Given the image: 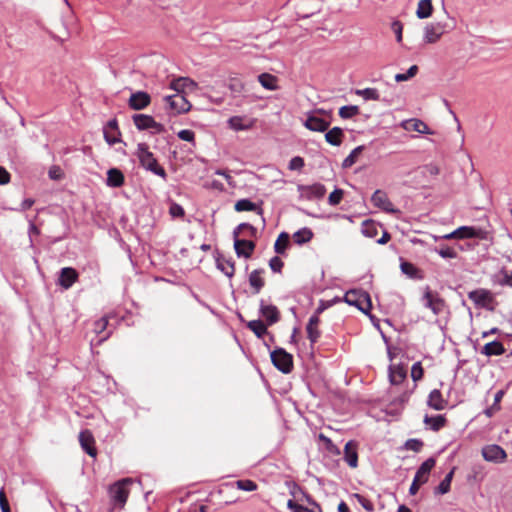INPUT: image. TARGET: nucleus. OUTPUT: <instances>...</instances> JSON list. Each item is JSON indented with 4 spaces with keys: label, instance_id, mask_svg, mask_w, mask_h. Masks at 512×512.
Masks as SVG:
<instances>
[{
    "label": "nucleus",
    "instance_id": "4d7b16f0",
    "mask_svg": "<svg viewBox=\"0 0 512 512\" xmlns=\"http://www.w3.org/2000/svg\"><path fill=\"white\" fill-rule=\"evenodd\" d=\"M436 251L444 259H453L457 257L456 251L448 246H441Z\"/></svg>",
    "mask_w": 512,
    "mask_h": 512
},
{
    "label": "nucleus",
    "instance_id": "6e6d98bb",
    "mask_svg": "<svg viewBox=\"0 0 512 512\" xmlns=\"http://www.w3.org/2000/svg\"><path fill=\"white\" fill-rule=\"evenodd\" d=\"M423 374H424V370H423L421 362L414 363L411 368V377H412L413 381L417 382V381L421 380L423 377Z\"/></svg>",
    "mask_w": 512,
    "mask_h": 512
},
{
    "label": "nucleus",
    "instance_id": "dca6fc26",
    "mask_svg": "<svg viewBox=\"0 0 512 512\" xmlns=\"http://www.w3.org/2000/svg\"><path fill=\"white\" fill-rule=\"evenodd\" d=\"M79 278L78 272L72 267H64L60 270L57 284L67 290L77 282Z\"/></svg>",
    "mask_w": 512,
    "mask_h": 512
},
{
    "label": "nucleus",
    "instance_id": "37998d69",
    "mask_svg": "<svg viewBox=\"0 0 512 512\" xmlns=\"http://www.w3.org/2000/svg\"><path fill=\"white\" fill-rule=\"evenodd\" d=\"M258 80L260 84L267 90L273 91L277 89V79L271 74L262 73L258 76Z\"/></svg>",
    "mask_w": 512,
    "mask_h": 512
},
{
    "label": "nucleus",
    "instance_id": "49530a36",
    "mask_svg": "<svg viewBox=\"0 0 512 512\" xmlns=\"http://www.w3.org/2000/svg\"><path fill=\"white\" fill-rule=\"evenodd\" d=\"M359 113V107L356 105H345L339 109V116L342 119H351Z\"/></svg>",
    "mask_w": 512,
    "mask_h": 512
},
{
    "label": "nucleus",
    "instance_id": "cd10ccee",
    "mask_svg": "<svg viewBox=\"0 0 512 512\" xmlns=\"http://www.w3.org/2000/svg\"><path fill=\"white\" fill-rule=\"evenodd\" d=\"M234 209L237 212L253 211L256 212L258 215L263 216V209L261 208V206L247 198L238 200L234 205Z\"/></svg>",
    "mask_w": 512,
    "mask_h": 512
},
{
    "label": "nucleus",
    "instance_id": "4be33fe9",
    "mask_svg": "<svg viewBox=\"0 0 512 512\" xmlns=\"http://www.w3.org/2000/svg\"><path fill=\"white\" fill-rule=\"evenodd\" d=\"M401 127L406 131H415L421 134H433L428 125L420 119H408L401 123Z\"/></svg>",
    "mask_w": 512,
    "mask_h": 512
},
{
    "label": "nucleus",
    "instance_id": "1a4fd4ad",
    "mask_svg": "<svg viewBox=\"0 0 512 512\" xmlns=\"http://www.w3.org/2000/svg\"><path fill=\"white\" fill-rule=\"evenodd\" d=\"M164 101L167 103L168 109L173 114L187 113L192 107L186 97L180 93L166 96L164 97Z\"/></svg>",
    "mask_w": 512,
    "mask_h": 512
},
{
    "label": "nucleus",
    "instance_id": "a878e982",
    "mask_svg": "<svg viewBox=\"0 0 512 512\" xmlns=\"http://www.w3.org/2000/svg\"><path fill=\"white\" fill-rule=\"evenodd\" d=\"M371 202L373 203L374 206L381 208L384 211H387V212L393 211V208H392L393 205H392L391 201L388 199L386 193L381 190H376L373 193V195L371 197Z\"/></svg>",
    "mask_w": 512,
    "mask_h": 512
},
{
    "label": "nucleus",
    "instance_id": "338daca9",
    "mask_svg": "<svg viewBox=\"0 0 512 512\" xmlns=\"http://www.w3.org/2000/svg\"><path fill=\"white\" fill-rule=\"evenodd\" d=\"M177 136L183 141L193 142L195 133L190 129H183L178 132Z\"/></svg>",
    "mask_w": 512,
    "mask_h": 512
},
{
    "label": "nucleus",
    "instance_id": "a18cd8bd",
    "mask_svg": "<svg viewBox=\"0 0 512 512\" xmlns=\"http://www.w3.org/2000/svg\"><path fill=\"white\" fill-rule=\"evenodd\" d=\"M247 327L258 337L262 338L267 333V327L261 320L248 322Z\"/></svg>",
    "mask_w": 512,
    "mask_h": 512
},
{
    "label": "nucleus",
    "instance_id": "4c0bfd02",
    "mask_svg": "<svg viewBox=\"0 0 512 512\" xmlns=\"http://www.w3.org/2000/svg\"><path fill=\"white\" fill-rule=\"evenodd\" d=\"M454 470H455V468H453L450 472H448L446 474L444 479L435 488V491H434L435 494L443 495L450 491L451 482H452L453 475H454Z\"/></svg>",
    "mask_w": 512,
    "mask_h": 512
},
{
    "label": "nucleus",
    "instance_id": "ea45409f",
    "mask_svg": "<svg viewBox=\"0 0 512 512\" xmlns=\"http://www.w3.org/2000/svg\"><path fill=\"white\" fill-rule=\"evenodd\" d=\"M229 127L235 131H243L251 128V123H245L244 118L241 116H233L228 120Z\"/></svg>",
    "mask_w": 512,
    "mask_h": 512
},
{
    "label": "nucleus",
    "instance_id": "0e129e2a",
    "mask_svg": "<svg viewBox=\"0 0 512 512\" xmlns=\"http://www.w3.org/2000/svg\"><path fill=\"white\" fill-rule=\"evenodd\" d=\"M391 29L395 33L396 41L400 43L402 41L403 25L400 21L395 20L391 24Z\"/></svg>",
    "mask_w": 512,
    "mask_h": 512
},
{
    "label": "nucleus",
    "instance_id": "13d9d810",
    "mask_svg": "<svg viewBox=\"0 0 512 512\" xmlns=\"http://www.w3.org/2000/svg\"><path fill=\"white\" fill-rule=\"evenodd\" d=\"M343 197V190L336 188L333 192L330 193L328 197V202L330 205L335 206L338 205Z\"/></svg>",
    "mask_w": 512,
    "mask_h": 512
},
{
    "label": "nucleus",
    "instance_id": "79ce46f5",
    "mask_svg": "<svg viewBox=\"0 0 512 512\" xmlns=\"http://www.w3.org/2000/svg\"><path fill=\"white\" fill-rule=\"evenodd\" d=\"M364 149H365V146H363V145H360V146H357L356 148H354L350 152V154L343 160L342 167L344 169L352 167L356 163L358 156L362 153V151Z\"/></svg>",
    "mask_w": 512,
    "mask_h": 512
},
{
    "label": "nucleus",
    "instance_id": "de8ad7c7",
    "mask_svg": "<svg viewBox=\"0 0 512 512\" xmlns=\"http://www.w3.org/2000/svg\"><path fill=\"white\" fill-rule=\"evenodd\" d=\"M400 268L401 271L408 277L413 279L420 278V271L414 264L404 261L401 263Z\"/></svg>",
    "mask_w": 512,
    "mask_h": 512
},
{
    "label": "nucleus",
    "instance_id": "bf43d9fd",
    "mask_svg": "<svg viewBox=\"0 0 512 512\" xmlns=\"http://www.w3.org/2000/svg\"><path fill=\"white\" fill-rule=\"evenodd\" d=\"M404 447L407 450L419 452L421 450V448L423 447V442L419 439H408L405 442Z\"/></svg>",
    "mask_w": 512,
    "mask_h": 512
},
{
    "label": "nucleus",
    "instance_id": "b1692460",
    "mask_svg": "<svg viewBox=\"0 0 512 512\" xmlns=\"http://www.w3.org/2000/svg\"><path fill=\"white\" fill-rule=\"evenodd\" d=\"M427 405L434 410L440 411L447 407L448 401L443 398L440 390L434 389L428 395Z\"/></svg>",
    "mask_w": 512,
    "mask_h": 512
},
{
    "label": "nucleus",
    "instance_id": "4468645a",
    "mask_svg": "<svg viewBox=\"0 0 512 512\" xmlns=\"http://www.w3.org/2000/svg\"><path fill=\"white\" fill-rule=\"evenodd\" d=\"M298 191L302 198L314 200L321 199L326 193V188L323 184L314 183L312 185H299Z\"/></svg>",
    "mask_w": 512,
    "mask_h": 512
},
{
    "label": "nucleus",
    "instance_id": "aec40b11",
    "mask_svg": "<svg viewBox=\"0 0 512 512\" xmlns=\"http://www.w3.org/2000/svg\"><path fill=\"white\" fill-rule=\"evenodd\" d=\"M436 460L433 457L426 459L417 469L414 479L421 484L427 483L431 470L434 468Z\"/></svg>",
    "mask_w": 512,
    "mask_h": 512
},
{
    "label": "nucleus",
    "instance_id": "5701e85b",
    "mask_svg": "<svg viewBox=\"0 0 512 512\" xmlns=\"http://www.w3.org/2000/svg\"><path fill=\"white\" fill-rule=\"evenodd\" d=\"M79 442L82 449L91 457H95L97 454L96 448L94 447V438L89 430H83L79 433Z\"/></svg>",
    "mask_w": 512,
    "mask_h": 512
},
{
    "label": "nucleus",
    "instance_id": "774afa93",
    "mask_svg": "<svg viewBox=\"0 0 512 512\" xmlns=\"http://www.w3.org/2000/svg\"><path fill=\"white\" fill-rule=\"evenodd\" d=\"M319 439L325 443L326 445V448L330 451V452H333V453H339V450L337 449V447L333 444V442L331 441L330 438H328L327 436H325L324 434H320L319 435Z\"/></svg>",
    "mask_w": 512,
    "mask_h": 512
},
{
    "label": "nucleus",
    "instance_id": "2f4dec72",
    "mask_svg": "<svg viewBox=\"0 0 512 512\" xmlns=\"http://www.w3.org/2000/svg\"><path fill=\"white\" fill-rule=\"evenodd\" d=\"M197 86V83L188 77H179L171 82V88L178 93L183 91L185 88L193 90L197 88Z\"/></svg>",
    "mask_w": 512,
    "mask_h": 512
},
{
    "label": "nucleus",
    "instance_id": "c756f323",
    "mask_svg": "<svg viewBox=\"0 0 512 512\" xmlns=\"http://www.w3.org/2000/svg\"><path fill=\"white\" fill-rule=\"evenodd\" d=\"M106 184L109 187L118 188L124 184V175L117 168H111L107 172Z\"/></svg>",
    "mask_w": 512,
    "mask_h": 512
},
{
    "label": "nucleus",
    "instance_id": "7c9ffc66",
    "mask_svg": "<svg viewBox=\"0 0 512 512\" xmlns=\"http://www.w3.org/2000/svg\"><path fill=\"white\" fill-rule=\"evenodd\" d=\"M263 273V269H255L249 275V284L252 287L254 294H258L265 285V281L261 277Z\"/></svg>",
    "mask_w": 512,
    "mask_h": 512
},
{
    "label": "nucleus",
    "instance_id": "2eb2a0df",
    "mask_svg": "<svg viewBox=\"0 0 512 512\" xmlns=\"http://www.w3.org/2000/svg\"><path fill=\"white\" fill-rule=\"evenodd\" d=\"M151 103V96L145 91L133 92L128 99V106L132 110H143Z\"/></svg>",
    "mask_w": 512,
    "mask_h": 512
},
{
    "label": "nucleus",
    "instance_id": "9b49d317",
    "mask_svg": "<svg viewBox=\"0 0 512 512\" xmlns=\"http://www.w3.org/2000/svg\"><path fill=\"white\" fill-rule=\"evenodd\" d=\"M447 25L442 22L427 24L424 28L423 41L426 44H433L440 40L442 35L446 33Z\"/></svg>",
    "mask_w": 512,
    "mask_h": 512
},
{
    "label": "nucleus",
    "instance_id": "c03bdc74",
    "mask_svg": "<svg viewBox=\"0 0 512 512\" xmlns=\"http://www.w3.org/2000/svg\"><path fill=\"white\" fill-rule=\"evenodd\" d=\"M287 507L293 512H322L318 503H314V508H307L291 499L288 500Z\"/></svg>",
    "mask_w": 512,
    "mask_h": 512
},
{
    "label": "nucleus",
    "instance_id": "f03ea898",
    "mask_svg": "<svg viewBox=\"0 0 512 512\" xmlns=\"http://www.w3.org/2000/svg\"><path fill=\"white\" fill-rule=\"evenodd\" d=\"M468 298L477 308L486 309L494 312L498 306L495 295L492 291L484 288H478L468 293Z\"/></svg>",
    "mask_w": 512,
    "mask_h": 512
},
{
    "label": "nucleus",
    "instance_id": "58836bf2",
    "mask_svg": "<svg viewBox=\"0 0 512 512\" xmlns=\"http://www.w3.org/2000/svg\"><path fill=\"white\" fill-rule=\"evenodd\" d=\"M495 283H497L500 286H508L512 287V271H508L505 268H502L496 275H495Z\"/></svg>",
    "mask_w": 512,
    "mask_h": 512
},
{
    "label": "nucleus",
    "instance_id": "8fccbe9b",
    "mask_svg": "<svg viewBox=\"0 0 512 512\" xmlns=\"http://www.w3.org/2000/svg\"><path fill=\"white\" fill-rule=\"evenodd\" d=\"M242 230H247L248 231V235L250 237H256L257 236V229L249 224V223H241L239 224L233 231V237H238L239 236V233L242 231Z\"/></svg>",
    "mask_w": 512,
    "mask_h": 512
},
{
    "label": "nucleus",
    "instance_id": "052dcab7",
    "mask_svg": "<svg viewBox=\"0 0 512 512\" xmlns=\"http://www.w3.org/2000/svg\"><path fill=\"white\" fill-rule=\"evenodd\" d=\"M169 213L173 218H181L185 215L183 207L178 203H171Z\"/></svg>",
    "mask_w": 512,
    "mask_h": 512
},
{
    "label": "nucleus",
    "instance_id": "ddd939ff",
    "mask_svg": "<svg viewBox=\"0 0 512 512\" xmlns=\"http://www.w3.org/2000/svg\"><path fill=\"white\" fill-rule=\"evenodd\" d=\"M103 136L110 146L122 142L121 131L116 118L110 119L103 127Z\"/></svg>",
    "mask_w": 512,
    "mask_h": 512
},
{
    "label": "nucleus",
    "instance_id": "864d4df0",
    "mask_svg": "<svg viewBox=\"0 0 512 512\" xmlns=\"http://www.w3.org/2000/svg\"><path fill=\"white\" fill-rule=\"evenodd\" d=\"M228 88L233 96H239L244 90V84L237 78H232L229 81Z\"/></svg>",
    "mask_w": 512,
    "mask_h": 512
},
{
    "label": "nucleus",
    "instance_id": "f257e3e1",
    "mask_svg": "<svg viewBox=\"0 0 512 512\" xmlns=\"http://www.w3.org/2000/svg\"><path fill=\"white\" fill-rule=\"evenodd\" d=\"M136 156L139 160L140 165L147 171L161 177L163 180H167V173L165 169L158 164L157 159L153 153L149 150V146L146 143H139L137 145Z\"/></svg>",
    "mask_w": 512,
    "mask_h": 512
},
{
    "label": "nucleus",
    "instance_id": "0eeeda50",
    "mask_svg": "<svg viewBox=\"0 0 512 512\" xmlns=\"http://www.w3.org/2000/svg\"><path fill=\"white\" fill-rule=\"evenodd\" d=\"M132 120L136 128L140 131L149 130L152 134H161L165 132V126L147 114H135Z\"/></svg>",
    "mask_w": 512,
    "mask_h": 512
},
{
    "label": "nucleus",
    "instance_id": "bb28decb",
    "mask_svg": "<svg viewBox=\"0 0 512 512\" xmlns=\"http://www.w3.org/2000/svg\"><path fill=\"white\" fill-rule=\"evenodd\" d=\"M506 349L504 345L497 340L491 341L489 343H486L483 348L481 349V354L492 357V356H499L503 355L505 353Z\"/></svg>",
    "mask_w": 512,
    "mask_h": 512
},
{
    "label": "nucleus",
    "instance_id": "680f3d73",
    "mask_svg": "<svg viewBox=\"0 0 512 512\" xmlns=\"http://www.w3.org/2000/svg\"><path fill=\"white\" fill-rule=\"evenodd\" d=\"M269 266L273 272L280 273L282 271L284 263L280 257L274 256L270 259Z\"/></svg>",
    "mask_w": 512,
    "mask_h": 512
},
{
    "label": "nucleus",
    "instance_id": "e2e57ef3",
    "mask_svg": "<svg viewBox=\"0 0 512 512\" xmlns=\"http://www.w3.org/2000/svg\"><path fill=\"white\" fill-rule=\"evenodd\" d=\"M355 498L357 499L358 503L368 512H372L374 510V505L373 503L367 499L366 497L360 495V494H355Z\"/></svg>",
    "mask_w": 512,
    "mask_h": 512
},
{
    "label": "nucleus",
    "instance_id": "72a5a7b5",
    "mask_svg": "<svg viewBox=\"0 0 512 512\" xmlns=\"http://www.w3.org/2000/svg\"><path fill=\"white\" fill-rule=\"evenodd\" d=\"M216 265L227 277L231 278L235 273L234 262L231 259H226L219 256L216 259Z\"/></svg>",
    "mask_w": 512,
    "mask_h": 512
},
{
    "label": "nucleus",
    "instance_id": "09e8293b",
    "mask_svg": "<svg viewBox=\"0 0 512 512\" xmlns=\"http://www.w3.org/2000/svg\"><path fill=\"white\" fill-rule=\"evenodd\" d=\"M357 95L363 97L365 100H379L380 95L377 89L375 88H365V89H359L355 92Z\"/></svg>",
    "mask_w": 512,
    "mask_h": 512
},
{
    "label": "nucleus",
    "instance_id": "a19ab883",
    "mask_svg": "<svg viewBox=\"0 0 512 512\" xmlns=\"http://www.w3.org/2000/svg\"><path fill=\"white\" fill-rule=\"evenodd\" d=\"M289 234L281 232L274 243V250L277 254H284L289 244Z\"/></svg>",
    "mask_w": 512,
    "mask_h": 512
},
{
    "label": "nucleus",
    "instance_id": "f704fd0d",
    "mask_svg": "<svg viewBox=\"0 0 512 512\" xmlns=\"http://www.w3.org/2000/svg\"><path fill=\"white\" fill-rule=\"evenodd\" d=\"M446 418L443 415L428 416L425 415L424 423L430 426L433 431H439L446 425Z\"/></svg>",
    "mask_w": 512,
    "mask_h": 512
},
{
    "label": "nucleus",
    "instance_id": "e433bc0d",
    "mask_svg": "<svg viewBox=\"0 0 512 512\" xmlns=\"http://www.w3.org/2000/svg\"><path fill=\"white\" fill-rule=\"evenodd\" d=\"M380 225L375 223L373 220H365L362 223L361 231L365 237L374 238L378 235Z\"/></svg>",
    "mask_w": 512,
    "mask_h": 512
},
{
    "label": "nucleus",
    "instance_id": "6e6552de",
    "mask_svg": "<svg viewBox=\"0 0 512 512\" xmlns=\"http://www.w3.org/2000/svg\"><path fill=\"white\" fill-rule=\"evenodd\" d=\"M273 365L282 373L288 374L293 370V357L283 348H277L271 352Z\"/></svg>",
    "mask_w": 512,
    "mask_h": 512
},
{
    "label": "nucleus",
    "instance_id": "423d86ee",
    "mask_svg": "<svg viewBox=\"0 0 512 512\" xmlns=\"http://www.w3.org/2000/svg\"><path fill=\"white\" fill-rule=\"evenodd\" d=\"M318 114H327V112L322 108L307 112L303 126L313 132H325L329 128L330 122L319 117Z\"/></svg>",
    "mask_w": 512,
    "mask_h": 512
},
{
    "label": "nucleus",
    "instance_id": "20e7f679",
    "mask_svg": "<svg viewBox=\"0 0 512 512\" xmlns=\"http://www.w3.org/2000/svg\"><path fill=\"white\" fill-rule=\"evenodd\" d=\"M421 302L423 306L430 309L435 316H438L446 309V302L440 297L439 293L432 291L429 287H426Z\"/></svg>",
    "mask_w": 512,
    "mask_h": 512
},
{
    "label": "nucleus",
    "instance_id": "412c9836",
    "mask_svg": "<svg viewBox=\"0 0 512 512\" xmlns=\"http://www.w3.org/2000/svg\"><path fill=\"white\" fill-rule=\"evenodd\" d=\"M259 312L262 317H264L269 325H272L279 321L280 313L278 308L275 305H268L264 302V300L260 301V309Z\"/></svg>",
    "mask_w": 512,
    "mask_h": 512
},
{
    "label": "nucleus",
    "instance_id": "393cba45",
    "mask_svg": "<svg viewBox=\"0 0 512 512\" xmlns=\"http://www.w3.org/2000/svg\"><path fill=\"white\" fill-rule=\"evenodd\" d=\"M357 447L358 445L355 441L347 442L344 447V460L351 468L358 466Z\"/></svg>",
    "mask_w": 512,
    "mask_h": 512
},
{
    "label": "nucleus",
    "instance_id": "f3484780",
    "mask_svg": "<svg viewBox=\"0 0 512 512\" xmlns=\"http://www.w3.org/2000/svg\"><path fill=\"white\" fill-rule=\"evenodd\" d=\"M323 311L321 307H319L315 313L309 318L308 324L306 326L307 337L310 340L311 344H314L320 338V331L318 329V325L320 322L319 314Z\"/></svg>",
    "mask_w": 512,
    "mask_h": 512
},
{
    "label": "nucleus",
    "instance_id": "473e14b6",
    "mask_svg": "<svg viewBox=\"0 0 512 512\" xmlns=\"http://www.w3.org/2000/svg\"><path fill=\"white\" fill-rule=\"evenodd\" d=\"M313 236H314V234H313L312 230L308 227H304V228H301L298 231H296L292 235V238H293V241L297 245H303L305 243L310 242L312 240Z\"/></svg>",
    "mask_w": 512,
    "mask_h": 512
},
{
    "label": "nucleus",
    "instance_id": "f8f14e48",
    "mask_svg": "<svg viewBox=\"0 0 512 512\" xmlns=\"http://www.w3.org/2000/svg\"><path fill=\"white\" fill-rule=\"evenodd\" d=\"M482 456L488 462L504 463L507 459L506 451L497 444L486 445L482 448Z\"/></svg>",
    "mask_w": 512,
    "mask_h": 512
},
{
    "label": "nucleus",
    "instance_id": "39448f33",
    "mask_svg": "<svg viewBox=\"0 0 512 512\" xmlns=\"http://www.w3.org/2000/svg\"><path fill=\"white\" fill-rule=\"evenodd\" d=\"M131 483V478H124L110 486L109 494L114 505H119L121 508L125 505L129 495L128 486Z\"/></svg>",
    "mask_w": 512,
    "mask_h": 512
},
{
    "label": "nucleus",
    "instance_id": "c9c22d12",
    "mask_svg": "<svg viewBox=\"0 0 512 512\" xmlns=\"http://www.w3.org/2000/svg\"><path fill=\"white\" fill-rule=\"evenodd\" d=\"M433 5L431 0H420L416 10V16L419 19H426L432 15Z\"/></svg>",
    "mask_w": 512,
    "mask_h": 512
},
{
    "label": "nucleus",
    "instance_id": "3c124183",
    "mask_svg": "<svg viewBox=\"0 0 512 512\" xmlns=\"http://www.w3.org/2000/svg\"><path fill=\"white\" fill-rule=\"evenodd\" d=\"M234 484L238 489L247 492L255 491L257 489L256 482L250 479L237 480Z\"/></svg>",
    "mask_w": 512,
    "mask_h": 512
},
{
    "label": "nucleus",
    "instance_id": "6ab92c4d",
    "mask_svg": "<svg viewBox=\"0 0 512 512\" xmlns=\"http://www.w3.org/2000/svg\"><path fill=\"white\" fill-rule=\"evenodd\" d=\"M388 376L392 385H399L407 378V368L402 364H391L388 368Z\"/></svg>",
    "mask_w": 512,
    "mask_h": 512
},
{
    "label": "nucleus",
    "instance_id": "c85d7f7f",
    "mask_svg": "<svg viewBox=\"0 0 512 512\" xmlns=\"http://www.w3.org/2000/svg\"><path fill=\"white\" fill-rule=\"evenodd\" d=\"M325 140L332 146H340L343 142L344 131L340 127H333L332 129L325 131Z\"/></svg>",
    "mask_w": 512,
    "mask_h": 512
},
{
    "label": "nucleus",
    "instance_id": "a211bd4d",
    "mask_svg": "<svg viewBox=\"0 0 512 512\" xmlns=\"http://www.w3.org/2000/svg\"><path fill=\"white\" fill-rule=\"evenodd\" d=\"M234 249L238 257L250 258L254 249L255 243L251 240L239 239L234 237Z\"/></svg>",
    "mask_w": 512,
    "mask_h": 512
},
{
    "label": "nucleus",
    "instance_id": "9d476101",
    "mask_svg": "<svg viewBox=\"0 0 512 512\" xmlns=\"http://www.w3.org/2000/svg\"><path fill=\"white\" fill-rule=\"evenodd\" d=\"M482 234V230L479 228H475L473 226H461L454 230L451 233L435 237L436 240L438 239H472V238H479Z\"/></svg>",
    "mask_w": 512,
    "mask_h": 512
},
{
    "label": "nucleus",
    "instance_id": "603ef678",
    "mask_svg": "<svg viewBox=\"0 0 512 512\" xmlns=\"http://www.w3.org/2000/svg\"><path fill=\"white\" fill-rule=\"evenodd\" d=\"M418 66L412 65L406 73H398L395 75L396 82H403L413 78L418 73Z\"/></svg>",
    "mask_w": 512,
    "mask_h": 512
},
{
    "label": "nucleus",
    "instance_id": "69168bd1",
    "mask_svg": "<svg viewBox=\"0 0 512 512\" xmlns=\"http://www.w3.org/2000/svg\"><path fill=\"white\" fill-rule=\"evenodd\" d=\"M304 167V159L300 156H295L289 161L288 168L290 170H301Z\"/></svg>",
    "mask_w": 512,
    "mask_h": 512
},
{
    "label": "nucleus",
    "instance_id": "7ed1b4c3",
    "mask_svg": "<svg viewBox=\"0 0 512 512\" xmlns=\"http://www.w3.org/2000/svg\"><path fill=\"white\" fill-rule=\"evenodd\" d=\"M344 301L365 314L370 311L372 306L369 294L363 290L352 289L347 291L344 295Z\"/></svg>",
    "mask_w": 512,
    "mask_h": 512
},
{
    "label": "nucleus",
    "instance_id": "5fc2aeb1",
    "mask_svg": "<svg viewBox=\"0 0 512 512\" xmlns=\"http://www.w3.org/2000/svg\"><path fill=\"white\" fill-rule=\"evenodd\" d=\"M108 327V318L106 316L94 321L93 331L98 335H102Z\"/></svg>",
    "mask_w": 512,
    "mask_h": 512
}]
</instances>
